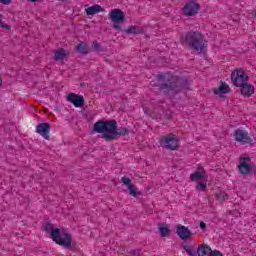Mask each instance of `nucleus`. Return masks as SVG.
I'll list each match as a JSON object with an SVG mask.
<instances>
[{
	"label": "nucleus",
	"instance_id": "1",
	"mask_svg": "<svg viewBox=\"0 0 256 256\" xmlns=\"http://www.w3.org/2000/svg\"><path fill=\"white\" fill-rule=\"evenodd\" d=\"M158 87L163 93L179 95L183 91L191 89V80L188 77H179L171 74H158Z\"/></svg>",
	"mask_w": 256,
	"mask_h": 256
},
{
	"label": "nucleus",
	"instance_id": "2",
	"mask_svg": "<svg viewBox=\"0 0 256 256\" xmlns=\"http://www.w3.org/2000/svg\"><path fill=\"white\" fill-rule=\"evenodd\" d=\"M93 133H100L102 139L106 141H117L125 135H129V129L127 127L118 128L117 120H98L93 125Z\"/></svg>",
	"mask_w": 256,
	"mask_h": 256
},
{
	"label": "nucleus",
	"instance_id": "3",
	"mask_svg": "<svg viewBox=\"0 0 256 256\" xmlns=\"http://www.w3.org/2000/svg\"><path fill=\"white\" fill-rule=\"evenodd\" d=\"M180 42L182 45L190 47L192 51H196L197 53H203L204 49L207 47V40H205V36L199 31H189L184 35L181 34Z\"/></svg>",
	"mask_w": 256,
	"mask_h": 256
},
{
	"label": "nucleus",
	"instance_id": "4",
	"mask_svg": "<svg viewBox=\"0 0 256 256\" xmlns=\"http://www.w3.org/2000/svg\"><path fill=\"white\" fill-rule=\"evenodd\" d=\"M43 227L46 233H50L54 243L61 245V247H65V249H69V251L73 250V246L71 245L73 238L64 228H53V225L50 223H45Z\"/></svg>",
	"mask_w": 256,
	"mask_h": 256
},
{
	"label": "nucleus",
	"instance_id": "5",
	"mask_svg": "<svg viewBox=\"0 0 256 256\" xmlns=\"http://www.w3.org/2000/svg\"><path fill=\"white\" fill-rule=\"evenodd\" d=\"M159 143L162 147L169 149L170 151H177L179 149V139L175 134H168L159 138Z\"/></svg>",
	"mask_w": 256,
	"mask_h": 256
},
{
	"label": "nucleus",
	"instance_id": "6",
	"mask_svg": "<svg viewBox=\"0 0 256 256\" xmlns=\"http://www.w3.org/2000/svg\"><path fill=\"white\" fill-rule=\"evenodd\" d=\"M247 81H249V76L245 74V71H243V69L239 68L231 73V82L234 87L243 85L247 83Z\"/></svg>",
	"mask_w": 256,
	"mask_h": 256
},
{
	"label": "nucleus",
	"instance_id": "7",
	"mask_svg": "<svg viewBox=\"0 0 256 256\" xmlns=\"http://www.w3.org/2000/svg\"><path fill=\"white\" fill-rule=\"evenodd\" d=\"M223 256V253H221V251L219 250H212L211 246L207 245V244H202L197 248L196 251V255L198 256Z\"/></svg>",
	"mask_w": 256,
	"mask_h": 256
},
{
	"label": "nucleus",
	"instance_id": "8",
	"mask_svg": "<svg viewBox=\"0 0 256 256\" xmlns=\"http://www.w3.org/2000/svg\"><path fill=\"white\" fill-rule=\"evenodd\" d=\"M199 9H201L199 3L190 1L186 3L183 7V14L186 15V17H194V15H197V13H199Z\"/></svg>",
	"mask_w": 256,
	"mask_h": 256
},
{
	"label": "nucleus",
	"instance_id": "9",
	"mask_svg": "<svg viewBox=\"0 0 256 256\" xmlns=\"http://www.w3.org/2000/svg\"><path fill=\"white\" fill-rule=\"evenodd\" d=\"M109 19L112 23H125V12L119 8L110 11Z\"/></svg>",
	"mask_w": 256,
	"mask_h": 256
},
{
	"label": "nucleus",
	"instance_id": "10",
	"mask_svg": "<svg viewBox=\"0 0 256 256\" xmlns=\"http://www.w3.org/2000/svg\"><path fill=\"white\" fill-rule=\"evenodd\" d=\"M235 140L239 143L247 144L253 143L251 137H249V133L245 132V130L237 129L234 132Z\"/></svg>",
	"mask_w": 256,
	"mask_h": 256
},
{
	"label": "nucleus",
	"instance_id": "11",
	"mask_svg": "<svg viewBox=\"0 0 256 256\" xmlns=\"http://www.w3.org/2000/svg\"><path fill=\"white\" fill-rule=\"evenodd\" d=\"M50 131H51V124L47 122L40 123L36 126V132H38L39 135L44 137L46 141H49L50 139V136H49Z\"/></svg>",
	"mask_w": 256,
	"mask_h": 256
},
{
	"label": "nucleus",
	"instance_id": "12",
	"mask_svg": "<svg viewBox=\"0 0 256 256\" xmlns=\"http://www.w3.org/2000/svg\"><path fill=\"white\" fill-rule=\"evenodd\" d=\"M67 101H69V103H72L74 107L78 108H81L83 107V105H85V98L76 93L68 94Z\"/></svg>",
	"mask_w": 256,
	"mask_h": 256
},
{
	"label": "nucleus",
	"instance_id": "13",
	"mask_svg": "<svg viewBox=\"0 0 256 256\" xmlns=\"http://www.w3.org/2000/svg\"><path fill=\"white\" fill-rule=\"evenodd\" d=\"M123 185H126L128 187L129 195L132 197H137V195H141V192L137 191V187L131 183V178L124 176L121 179Z\"/></svg>",
	"mask_w": 256,
	"mask_h": 256
},
{
	"label": "nucleus",
	"instance_id": "14",
	"mask_svg": "<svg viewBox=\"0 0 256 256\" xmlns=\"http://www.w3.org/2000/svg\"><path fill=\"white\" fill-rule=\"evenodd\" d=\"M176 234L178 237H180L182 240L189 239L193 233H191V230H189L188 227H185L181 224H178L176 226Z\"/></svg>",
	"mask_w": 256,
	"mask_h": 256
},
{
	"label": "nucleus",
	"instance_id": "15",
	"mask_svg": "<svg viewBox=\"0 0 256 256\" xmlns=\"http://www.w3.org/2000/svg\"><path fill=\"white\" fill-rule=\"evenodd\" d=\"M236 87H240V93L241 95H244V97H251L253 93H255V87L249 83L240 84Z\"/></svg>",
	"mask_w": 256,
	"mask_h": 256
},
{
	"label": "nucleus",
	"instance_id": "16",
	"mask_svg": "<svg viewBox=\"0 0 256 256\" xmlns=\"http://www.w3.org/2000/svg\"><path fill=\"white\" fill-rule=\"evenodd\" d=\"M213 92L214 95H225L227 93H231V88L229 87V85H227V83L220 81V86L218 88H214Z\"/></svg>",
	"mask_w": 256,
	"mask_h": 256
},
{
	"label": "nucleus",
	"instance_id": "17",
	"mask_svg": "<svg viewBox=\"0 0 256 256\" xmlns=\"http://www.w3.org/2000/svg\"><path fill=\"white\" fill-rule=\"evenodd\" d=\"M66 57H69V50H65L64 48H59L54 53L55 61H63Z\"/></svg>",
	"mask_w": 256,
	"mask_h": 256
},
{
	"label": "nucleus",
	"instance_id": "18",
	"mask_svg": "<svg viewBox=\"0 0 256 256\" xmlns=\"http://www.w3.org/2000/svg\"><path fill=\"white\" fill-rule=\"evenodd\" d=\"M105 11V9L103 7H101V5H93V6H90L88 8H86L85 12H86V15H97V13H101Z\"/></svg>",
	"mask_w": 256,
	"mask_h": 256
},
{
	"label": "nucleus",
	"instance_id": "19",
	"mask_svg": "<svg viewBox=\"0 0 256 256\" xmlns=\"http://www.w3.org/2000/svg\"><path fill=\"white\" fill-rule=\"evenodd\" d=\"M239 171L242 175H249L251 173V169H253V164L240 162Z\"/></svg>",
	"mask_w": 256,
	"mask_h": 256
},
{
	"label": "nucleus",
	"instance_id": "20",
	"mask_svg": "<svg viewBox=\"0 0 256 256\" xmlns=\"http://www.w3.org/2000/svg\"><path fill=\"white\" fill-rule=\"evenodd\" d=\"M123 33H127V35H139L143 33V28L138 26H130L128 29L122 30Z\"/></svg>",
	"mask_w": 256,
	"mask_h": 256
},
{
	"label": "nucleus",
	"instance_id": "21",
	"mask_svg": "<svg viewBox=\"0 0 256 256\" xmlns=\"http://www.w3.org/2000/svg\"><path fill=\"white\" fill-rule=\"evenodd\" d=\"M159 232L161 237H169L171 230L169 229V225L167 223H163L159 225Z\"/></svg>",
	"mask_w": 256,
	"mask_h": 256
},
{
	"label": "nucleus",
	"instance_id": "22",
	"mask_svg": "<svg viewBox=\"0 0 256 256\" xmlns=\"http://www.w3.org/2000/svg\"><path fill=\"white\" fill-rule=\"evenodd\" d=\"M76 49L78 53H81V55H87L89 53L87 43L81 42L76 46Z\"/></svg>",
	"mask_w": 256,
	"mask_h": 256
},
{
	"label": "nucleus",
	"instance_id": "23",
	"mask_svg": "<svg viewBox=\"0 0 256 256\" xmlns=\"http://www.w3.org/2000/svg\"><path fill=\"white\" fill-rule=\"evenodd\" d=\"M190 179L191 181H200L201 179H205V172L197 170L190 175Z\"/></svg>",
	"mask_w": 256,
	"mask_h": 256
},
{
	"label": "nucleus",
	"instance_id": "24",
	"mask_svg": "<svg viewBox=\"0 0 256 256\" xmlns=\"http://www.w3.org/2000/svg\"><path fill=\"white\" fill-rule=\"evenodd\" d=\"M216 198L219 201H225V199H229V195H227L225 191H219L218 193H216Z\"/></svg>",
	"mask_w": 256,
	"mask_h": 256
},
{
	"label": "nucleus",
	"instance_id": "25",
	"mask_svg": "<svg viewBox=\"0 0 256 256\" xmlns=\"http://www.w3.org/2000/svg\"><path fill=\"white\" fill-rule=\"evenodd\" d=\"M92 49L93 51H96V53H102L103 51V47H101V44H99V42L94 41L92 43Z\"/></svg>",
	"mask_w": 256,
	"mask_h": 256
},
{
	"label": "nucleus",
	"instance_id": "26",
	"mask_svg": "<svg viewBox=\"0 0 256 256\" xmlns=\"http://www.w3.org/2000/svg\"><path fill=\"white\" fill-rule=\"evenodd\" d=\"M183 249H184V251H186V253H188V255L197 256V252L193 251V249H191V247L183 246Z\"/></svg>",
	"mask_w": 256,
	"mask_h": 256
},
{
	"label": "nucleus",
	"instance_id": "27",
	"mask_svg": "<svg viewBox=\"0 0 256 256\" xmlns=\"http://www.w3.org/2000/svg\"><path fill=\"white\" fill-rule=\"evenodd\" d=\"M196 189L198 191H205V189H207V184L203 182H199L198 185L196 186Z\"/></svg>",
	"mask_w": 256,
	"mask_h": 256
},
{
	"label": "nucleus",
	"instance_id": "28",
	"mask_svg": "<svg viewBox=\"0 0 256 256\" xmlns=\"http://www.w3.org/2000/svg\"><path fill=\"white\" fill-rule=\"evenodd\" d=\"M130 256H145L143 255V253L141 252V250H132L129 252Z\"/></svg>",
	"mask_w": 256,
	"mask_h": 256
},
{
	"label": "nucleus",
	"instance_id": "29",
	"mask_svg": "<svg viewBox=\"0 0 256 256\" xmlns=\"http://www.w3.org/2000/svg\"><path fill=\"white\" fill-rule=\"evenodd\" d=\"M0 27H2V29H7V31H11V26H9L8 24H5V22L1 21V19H0Z\"/></svg>",
	"mask_w": 256,
	"mask_h": 256
},
{
	"label": "nucleus",
	"instance_id": "30",
	"mask_svg": "<svg viewBox=\"0 0 256 256\" xmlns=\"http://www.w3.org/2000/svg\"><path fill=\"white\" fill-rule=\"evenodd\" d=\"M121 25H123V23H114L113 25V29H115L116 31H121L123 33V29H121Z\"/></svg>",
	"mask_w": 256,
	"mask_h": 256
},
{
	"label": "nucleus",
	"instance_id": "31",
	"mask_svg": "<svg viewBox=\"0 0 256 256\" xmlns=\"http://www.w3.org/2000/svg\"><path fill=\"white\" fill-rule=\"evenodd\" d=\"M251 157H240V163H250Z\"/></svg>",
	"mask_w": 256,
	"mask_h": 256
},
{
	"label": "nucleus",
	"instance_id": "32",
	"mask_svg": "<svg viewBox=\"0 0 256 256\" xmlns=\"http://www.w3.org/2000/svg\"><path fill=\"white\" fill-rule=\"evenodd\" d=\"M200 229H202V231H205V229H207V224L203 221L200 222Z\"/></svg>",
	"mask_w": 256,
	"mask_h": 256
},
{
	"label": "nucleus",
	"instance_id": "33",
	"mask_svg": "<svg viewBox=\"0 0 256 256\" xmlns=\"http://www.w3.org/2000/svg\"><path fill=\"white\" fill-rule=\"evenodd\" d=\"M3 5H11V0H0Z\"/></svg>",
	"mask_w": 256,
	"mask_h": 256
},
{
	"label": "nucleus",
	"instance_id": "34",
	"mask_svg": "<svg viewBox=\"0 0 256 256\" xmlns=\"http://www.w3.org/2000/svg\"><path fill=\"white\" fill-rule=\"evenodd\" d=\"M166 119H171V111H166Z\"/></svg>",
	"mask_w": 256,
	"mask_h": 256
},
{
	"label": "nucleus",
	"instance_id": "35",
	"mask_svg": "<svg viewBox=\"0 0 256 256\" xmlns=\"http://www.w3.org/2000/svg\"><path fill=\"white\" fill-rule=\"evenodd\" d=\"M251 172L254 173V175H256V166L255 165H252Z\"/></svg>",
	"mask_w": 256,
	"mask_h": 256
},
{
	"label": "nucleus",
	"instance_id": "36",
	"mask_svg": "<svg viewBox=\"0 0 256 256\" xmlns=\"http://www.w3.org/2000/svg\"><path fill=\"white\" fill-rule=\"evenodd\" d=\"M30 3H37V1H41V0H29Z\"/></svg>",
	"mask_w": 256,
	"mask_h": 256
},
{
	"label": "nucleus",
	"instance_id": "37",
	"mask_svg": "<svg viewBox=\"0 0 256 256\" xmlns=\"http://www.w3.org/2000/svg\"><path fill=\"white\" fill-rule=\"evenodd\" d=\"M3 85V80L0 78V87Z\"/></svg>",
	"mask_w": 256,
	"mask_h": 256
},
{
	"label": "nucleus",
	"instance_id": "38",
	"mask_svg": "<svg viewBox=\"0 0 256 256\" xmlns=\"http://www.w3.org/2000/svg\"><path fill=\"white\" fill-rule=\"evenodd\" d=\"M0 19H3V15L0 14Z\"/></svg>",
	"mask_w": 256,
	"mask_h": 256
}]
</instances>
